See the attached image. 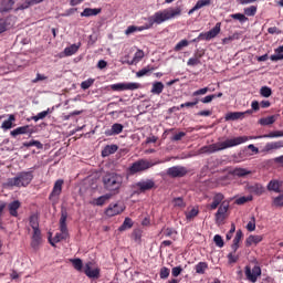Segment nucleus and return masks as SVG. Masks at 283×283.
I'll use <instances>...</instances> for the list:
<instances>
[{
    "mask_svg": "<svg viewBox=\"0 0 283 283\" xmlns=\"http://www.w3.org/2000/svg\"><path fill=\"white\" fill-rule=\"evenodd\" d=\"M283 130H274L269 134L261 136H239L230 139H226L224 142H218L208 146H203L199 149V154H216V151H222L224 149H230V147H238V145H244V143L249 140H255L258 138H282Z\"/></svg>",
    "mask_w": 283,
    "mask_h": 283,
    "instance_id": "f257e3e1",
    "label": "nucleus"
},
{
    "mask_svg": "<svg viewBox=\"0 0 283 283\" xmlns=\"http://www.w3.org/2000/svg\"><path fill=\"white\" fill-rule=\"evenodd\" d=\"M180 14H182V9H180V7L157 11L148 19L149 24L137 27V32H143L144 30L154 28V23L160 25V23H165V21H171V19H176V17H180Z\"/></svg>",
    "mask_w": 283,
    "mask_h": 283,
    "instance_id": "f03ea898",
    "label": "nucleus"
},
{
    "mask_svg": "<svg viewBox=\"0 0 283 283\" xmlns=\"http://www.w3.org/2000/svg\"><path fill=\"white\" fill-rule=\"evenodd\" d=\"M104 189L109 193L118 195L120 189L125 186V174H118L116 171H107L102 177Z\"/></svg>",
    "mask_w": 283,
    "mask_h": 283,
    "instance_id": "7ed1b4c3",
    "label": "nucleus"
},
{
    "mask_svg": "<svg viewBox=\"0 0 283 283\" xmlns=\"http://www.w3.org/2000/svg\"><path fill=\"white\" fill-rule=\"evenodd\" d=\"M34 180V172L32 170L21 171L13 178L7 180V187H28Z\"/></svg>",
    "mask_w": 283,
    "mask_h": 283,
    "instance_id": "20e7f679",
    "label": "nucleus"
},
{
    "mask_svg": "<svg viewBox=\"0 0 283 283\" xmlns=\"http://www.w3.org/2000/svg\"><path fill=\"white\" fill-rule=\"evenodd\" d=\"M60 233H56L53 239H50L49 242L51 247H55L57 242H61L62 240H67L70 238V231L67 230V212L62 211L61 218H60Z\"/></svg>",
    "mask_w": 283,
    "mask_h": 283,
    "instance_id": "39448f33",
    "label": "nucleus"
},
{
    "mask_svg": "<svg viewBox=\"0 0 283 283\" xmlns=\"http://www.w3.org/2000/svg\"><path fill=\"white\" fill-rule=\"evenodd\" d=\"M156 165H160V160L149 161L147 159H139L128 167V174L129 176H134L147 171V169H151V167H156Z\"/></svg>",
    "mask_w": 283,
    "mask_h": 283,
    "instance_id": "423d86ee",
    "label": "nucleus"
},
{
    "mask_svg": "<svg viewBox=\"0 0 283 283\" xmlns=\"http://www.w3.org/2000/svg\"><path fill=\"white\" fill-rule=\"evenodd\" d=\"M63 185H64L63 179H57L54 182L51 193L49 195V200L50 202H52L53 207L56 206V203L61 198V193H63Z\"/></svg>",
    "mask_w": 283,
    "mask_h": 283,
    "instance_id": "0eeeda50",
    "label": "nucleus"
},
{
    "mask_svg": "<svg viewBox=\"0 0 283 283\" xmlns=\"http://www.w3.org/2000/svg\"><path fill=\"white\" fill-rule=\"evenodd\" d=\"M140 87H143V85L137 82L117 83V84L111 85V90H113V92H125V91L134 92L135 90H140Z\"/></svg>",
    "mask_w": 283,
    "mask_h": 283,
    "instance_id": "6e6552de",
    "label": "nucleus"
},
{
    "mask_svg": "<svg viewBox=\"0 0 283 283\" xmlns=\"http://www.w3.org/2000/svg\"><path fill=\"white\" fill-rule=\"evenodd\" d=\"M187 174H189V170L185 166H172L167 169V176L170 178H185Z\"/></svg>",
    "mask_w": 283,
    "mask_h": 283,
    "instance_id": "1a4fd4ad",
    "label": "nucleus"
},
{
    "mask_svg": "<svg viewBox=\"0 0 283 283\" xmlns=\"http://www.w3.org/2000/svg\"><path fill=\"white\" fill-rule=\"evenodd\" d=\"M260 275H262V269L259 265H255L252 270L251 266H245V277L249 282H258V277H260Z\"/></svg>",
    "mask_w": 283,
    "mask_h": 283,
    "instance_id": "9d476101",
    "label": "nucleus"
},
{
    "mask_svg": "<svg viewBox=\"0 0 283 283\" xmlns=\"http://www.w3.org/2000/svg\"><path fill=\"white\" fill-rule=\"evenodd\" d=\"M222 23L218 22L210 31L201 32L199 34V39L203 41H211V39H216L218 34L221 32Z\"/></svg>",
    "mask_w": 283,
    "mask_h": 283,
    "instance_id": "9b49d317",
    "label": "nucleus"
},
{
    "mask_svg": "<svg viewBox=\"0 0 283 283\" xmlns=\"http://www.w3.org/2000/svg\"><path fill=\"white\" fill-rule=\"evenodd\" d=\"M92 266H93V263L87 262L84 265V273L86 277H90L91 280H98V277H101V269L98 268L92 269Z\"/></svg>",
    "mask_w": 283,
    "mask_h": 283,
    "instance_id": "f8f14e48",
    "label": "nucleus"
},
{
    "mask_svg": "<svg viewBox=\"0 0 283 283\" xmlns=\"http://www.w3.org/2000/svg\"><path fill=\"white\" fill-rule=\"evenodd\" d=\"M123 211H125L123 205L109 203V206L105 210V216H107L108 218H114V216H118L123 213Z\"/></svg>",
    "mask_w": 283,
    "mask_h": 283,
    "instance_id": "ddd939ff",
    "label": "nucleus"
},
{
    "mask_svg": "<svg viewBox=\"0 0 283 283\" xmlns=\"http://www.w3.org/2000/svg\"><path fill=\"white\" fill-rule=\"evenodd\" d=\"M282 147H283V140L270 142L265 144L263 149H261V154H273V151L277 149H282Z\"/></svg>",
    "mask_w": 283,
    "mask_h": 283,
    "instance_id": "4468645a",
    "label": "nucleus"
},
{
    "mask_svg": "<svg viewBox=\"0 0 283 283\" xmlns=\"http://www.w3.org/2000/svg\"><path fill=\"white\" fill-rule=\"evenodd\" d=\"M227 211H229V205L222 202L214 214L216 222H222L227 218Z\"/></svg>",
    "mask_w": 283,
    "mask_h": 283,
    "instance_id": "2eb2a0df",
    "label": "nucleus"
},
{
    "mask_svg": "<svg viewBox=\"0 0 283 283\" xmlns=\"http://www.w3.org/2000/svg\"><path fill=\"white\" fill-rule=\"evenodd\" d=\"M136 185L142 193H145V191H150V189H154V187H156V182L154 181V179L139 181Z\"/></svg>",
    "mask_w": 283,
    "mask_h": 283,
    "instance_id": "dca6fc26",
    "label": "nucleus"
},
{
    "mask_svg": "<svg viewBox=\"0 0 283 283\" xmlns=\"http://www.w3.org/2000/svg\"><path fill=\"white\" fill-rule=\"evenodd\" d=\"M123 129H125V126L123 124L115 123L112 125L111 129H107L105 132L106 136H118V134H123Z\"/></svg>",
    "mask_w": 283,
    "mask_h": 283,
    "instance_id": "f3484780",
    "label": "nucleus"
},
{
    "mask_svg": "<svg viewBox=\"0 0 283 283\" xmlns=\"http://www.w3.org/2000/svg\"><path fill=\"white\" fill-rule=\"evenodd\" d=\"M222 200H224V195H222V192H217L212 198L209 209L211 211H216V209L222 203Z\"/></svg>",
    "mask_w": 283,
    "mask_h": 283,
    "instance_id": "a211bd4d",
    "label": "nucleus"
},
{
    "mask_svg": "<svg viewBox=\"0 0 283 283\" xmlns=\"http://www.w3.org/2000/svg\"><path fill=\"white\" fill-rule=\"evenodd\" d=\"M277 118H280V115H270L268 117H262L259 119V125L262 127H269V125H273Z\"/></svg>",
    "mask_w": 283,
    "mask_h": 283,
    "instance_id": "6ab92c4d",
    "label": "nucleus"
},
{
    "mask_svg": "<svg viewBox=\"0 0 283 283\" xmlns=\"http://www.w3.org/2000/svg\"><path fill=\"white\" fill-rule=\"evenodd\" d=\"M8 209H9L10 216H12L13 218H17L19 216V209H21V201L14 200L10 202L8 206Z\"/></svg>",
    "mask_w": 283,
    "mask_h": 283,
    "instance_id": "aec40b11",
    "label": "nucleus"
},
{
    "mask_svg": "<svg viewBox=\"0 0 283 283\" xmlns=\"http://www.w3.org/2000/svg\"><path fill=\"white\" fill-rule=\"evenodd\" d=\"M31 247L34 249V251L41 247V230L33 231V235L31 238Z\"/></svg>",
    "mask_w": 283,
    "mask_h": 283,
    "instance_id": "412c9836",
    "label": "nucleus"
},
{
    "mask_svg": "<svg viewBox=\"0 0 283 283\" xmlns=\"http://www.w3.org/2000/svg\"><path fill=\"white\" fill-rule=\"evenodd\" d=\"M116 151H118V145L116 144L106 145L102 150V157L107 158V156H112V154H116Z\"/></svg>",
    "mask_w": 283,
    "mask_h": 283,
    "instance_id": "4be33fe9",
    "label": "nucleus"
},
{
    "mask_svg": "<svg viewBox=\"0 0 283 283\" xmlns=\"http://www.w3.org/2000/svg\"><path fill=\"white\" fill-rule=\"evenodd\" d=\"M263 238L262 235H249L247 239H245V247H253L254 245H258L260 244V242H262Z\"/></svg>",
    "mask_w": 283,
    "mask_h": 283,
    "instance_id": "5701e85b",
    "label": "nucleus"
},
{
    "mask_svg": "<svg viewBox=\"0 0 283 283\" xmlns=\"http://www.w3.org/2000/svg\"><path fill=\"white\" fill-rule=\"evenodd\" d=\"M11 136L13 138H17V136H21L23 134H30V126L25 125V126H20L13 130H11Z\"/></svg>",
    "mask_w": 283,
    "mask_h": 283,
    "instance_id": "b1692460",
    "label": "nucleus"
},
{
    "mask_svg": "<svg viewBox=\"0 0 283 283\" xmlns=\"http://www.w3.org/2000/svg\"><path fill=\"white\" fill-rule=\"evenodd\" d=\"M243 235L244 234L242 233V230L237 231L233 243L231 245V249L234 251V253L238 251V249H240V240H242Z\"/></svg>",
    "mask_w": 283,
    "mask_h": 283,
    "instance_id": "393cba45",
    "label": "nucleus"
},
{
    "mask_svg": "<svg viewBox=\"0 0 283 283\" xmlns=\"http://www.w3.org/2000/svg\"><path fill=\"white\" fill-rule=\"evenodd\" d=\"M14 7V0H1L0 12H10Z\"/></svg>",
    "mask_w": 283,
    "mask_h": 283,
    "instance_id": "a878e982",
    "label": "nucleus"
},
{
    "mask_svg": "<svg viewBox=\"0 0 283 283\" xmlns=\"http://www.w3.org/2000/svg\"><path fill=\"white\" fill-rule=\"evenodd\" d=\"M102 9H92V8H85L82 12H81V17H97V14H101Z\"/></svg>",
    "mask_w": 283,
    "mask_h": 283,
    "instance_id": "bb28decb",
    "label": "nucleus"
},
{
    "mask_svg": "<svg viewBox=\"0 0 283 283\" xmlns=\"http://www.w3.org/2000/svg\"><path fill=\"white\" fill-rule=\"evenodd\" d=\"M80 49H81V42H78L77 44H72L64 49V54L65 56H73V54H76Z\"/></svg>",
    "mask_w": 283,
    "mask_h": 283,
    "instance_id": "cd10ccee",
    "label": "nucleus"
},
{
    "mask_svg": "<svg viewBox=\"0 0 283 283\" xmlns=\"http://www.w3.org/2000/svg\"><path fill=\"white\" fill-rule=\"evenodd\" d=\"M111 199H112V193H106L94 199L93 205H95L96 207H103V205H105Z\"/></svg>",
    "mask_w": 283,
    "mask_h": 283,
    "instance_id": "c85d7f7f",
    "label": "nucleus"
},
{
    "mask_svg": "<svg viewBox=\"0 0 283 283\" xmlns=\"http://www.w3.org/2000/svg\"><path fill=\"white\" fill-rule=\"evenodd\" d=\"M244 113L242 112H230L226 115V120H243Z\"/></svg>",
    "mask_w": 283,
    "mask_h": 283,
    "instance_id": "c756f323",
    "label": "nucleus"
},
{
    "mask_svg": "<svg viewBox=\"0 0 283 283\" xmlns=\"http://www.w3.org/2000/svg\"><path fill=\"white\" fill-rule=\"evenodd\" d=\"M163 238H170L171 240H176V237L178 235V231L174 228H166L161 230Z\"/></svg>",
    "mask_w": 283,
    "mask_h": 283,
    "instance_id": "7c9ffc66",
    "label": "nucleus"
},
{
    "mask_svg": "<svg viewBox=\"0 0 283 283\" xmlns=\"http://www.w3.org/2000/svg\"><path fill=\"white\" fill-rule=\"evenodd\" d=\"M165 90V84L163 82H155L151 87V94H156L157 96H160L163 94V91Z\"/></svg>",
    "mask_w": 283,
    "mask_h": 283,
    "instance_id": "2f4dec72",
    "label": "nucleus"
},
{
    "mask_svg": "<svg viewBox=\"0 0 283 283\" xmlns=\"http://www.w3.org/2000/svg\"><path fill=\"white\" fill-rule=\"evenodd\" d=\"M207 269H209V263L207 262H199L195 265V271L198 275H205Z\"/></svg>",
    "mask_w": 283,
    "mask_h": 283,
    "instance_id": "473e14b6",
    "label": "nucleus"
},
{
    "mask_svg": "<svg viewBox=\"0 0 283 283\" xmlns=\"http://www.w3.org/2000/svg\"><path fill=\"white\" fill-rule=\"evenodd\" d=\"M156 67L151 65H147L146 67L142 69L136 73L137 78H143V76H149L150 72H154Z\"/></svg>",
    "mask_w": 283,
    "mask_h": 283,
    "instance_id": "72a5a7b5",
    "label": "nucleus"
},
{
    "mask_svg": "<svg viewBox=\"0 0 283 283\" xmlns=\"http://www.w3.org/2000/svg\"><path fill=\"white\" fill-rule=\"evenodd\" d=\"M250 192L254 193L255 196H262L264 193V186L260 184H255L249 187Z\"/></svg>",
    "mask_w": 283,
    "mask_h": 283,
    "instance_id": "f704fd0d",
    "label": "nucleus"
},
{
    "mask_svg": "<svg viewBox=\"0 0 283 283\" xmlns=\"http://www.w3.org/2000/svg\"><path fill=\"white\" fill-rule=\"evenodd\" d=\"M10 25H12V23H10V18H0V34L8 32Z\"/></svg>",
    "mask_w": 283,
    "mask_h": 283,
    "instance_id": "c9c22d12",
    "label": "nucleus"
},
{
    "mask_svg": "<svg viewBox=\"0 0 283 283\" xmlns=\"http://www.w3.org/2000/svg\"><path fill=\"white\" fill-rule=\"evenodd\" d=\"M251 174V170H248L245 168H234L232 170V176H237L238 178H244V176H249Z\"/></svg>",
    "mask_w": 283,
    "mask_h": 283,
    "instance_id": "e433bc0d",
    "label": "nucleus"
},
{
    "mask_svg": "<svg viewBox=\"0 0 283 283\" xmlns=\"http://www.w3.org/2000/svg\"><path fill=\"white\" fill-rule=\"evenodd\" d=\"M268 191H274L275 193H282V189H280V184L277 180H271L268 184Z\"/></svg>",
    "mask_w": 283,
    "mask_h": 283,
    "instance_id": "4c0bfd02",
    "label": "nucleus"
},
{
    "mask_svg": "<svg viewBox=\"0 0 283 283\" xmlns=\"http://www.w3.org/2000/svg\"><path fill=\"white\" fill-rule=\"evenodd\" d=\"M15 120L17 117H14V115H9V118L2 123L1 129H12V123H14Z\"/></svg>",
    "mask_w": 283,
    "mask_h": 283,
    "instance_id": "58836bf2",
    "label": "nucleus"
},
{
    "mask_svg": "<svg viewBox=\"0 0 283 283\" xmlns=\"http://www.w3.org/2000/svg\"><path fill=\"white\" fill-rule=\"evenodd\" d=\"M29 224L33 229V231H41V229H39V217H36V214H32L30 217Z\"/></svg>",
    "mask_w": 283,
    "mask_h": 283,
    "instance_id": "ea45409f",
    "label": "nucleus"
},
{
    "mask_svg": "<svg viewBox=\"0 0 283 283\" xmlns=\"http://www.w3.org/2000/svg\"><path fill=\"white\" fill-rule=\"evenodd\" d=\"M134 227V222L130 218H126L123 224L118 228V231H127V229H132Z\"/></svg>",
    "mask_w": 283,
    "mask_h": 283,
    "instance_id": "a19ab883",
    "label": "nucleus"
},
{
    "mask_svg": "<svg viewBox=\"0 0 283 283\" xmlns=\"http://www.w3.org/2000/svg\"><path fill=\"white\" fill-rule=\"evenodd\" d=\"M245 17H255L258 14V7L251 6L243 9Z\"/></svg>",
    "mask_w": 283,
    "mask_h": 283,
    "instance_id": "79ce46f5",
    "label": "nucleus"
},
{
    "mask_svg": "<svg viewBox=\"0 0 283 283\" xmlns=\"http://www.w3.org/2000/svg\"><path fill=\"white\" fill-rule=\"evenodd\" d=\"M50 112H51L50 108H48L46 111L40 112L32 117V120H34L35 123H38V120H43V118L48 117V114H50Z\"/></svg>",
    "mask_w": 283,
    "mask_h": 283,
    "instance_id": "37998d69",
    "label": "nucleus"
},
{
    "mask_svg": "<svg viewBox=\"0 0 283 283\" xmlns=\"http://www.w3.org/2000/svg\"><path fill=\"white\" fill-rule=\"evenodd\" d=\"M231 19H234L235 21H240V23H247L249 21V18L242 13H233L230 14Z\"/></svg>",
    "mask_w": 283,
    "mask_h": 283,
    "instance_id": "c03bdc74",
    "label": "nucleus"
},
{
    "mask_svg": "<svg viewBox=\"0 0 283 283\" xmlns=\"http://www.w3.org/2000/svg\"><path fill=\"white\" fill-rule=\"evenodd\" d=\"M71 263L75 271H83V260L81 259H71Z\"/></svg>",
    "mask_w": 283,
    "mask_h": 283,
    "instance_id": "a18cd8bd",
    "label": "nucleus"
},
{
    "mask_svg": "<svg viewBox=\"0 0 283 283\" xmlns=\"http://www.w3.org/2000/svg\"><path fill=\"white\" fill-rule=\"evenodd\" d=\"M238 39H240V33H234L228 38H223L222 39V44L223 45H229V43H231V41H238Z\"/></svg>",
    "mask_w": 283,
    "mask_h": 283,
    "instance_id": "49530a36",
    "label": "nucleus"
},
{
    "mask_svg": "<svg viewBox=\"0 0 283 283\" xmlns=\"http://www.w3.org/2000/svg\"><path fill=\"white\" fill-rule=\"evenodd\" d=\"M143 59H145V52H143V50H138L134 57H133V62L132 64L134 63H140V61H143Z\"/></svg>",
    "mask_w": 283,
    "mask_h": 283,
    "instance_id": "de8ad7c7",
    "label": "nucleus"
},
{
    "mask_svg": "<svg viewBox=\"0 0 283 283\" xmlns=\"http://www.w3.org/2000/svg\"><path fill=\"white\" fill-rule=\"evenodd\" d=\"M272 207H283V193L279 195L277 197H274L272 200Z\"/></svg>",
    "mask_w": 283,
    "mask_h": 283,
    "instance_id": "09e8293b",
    "label": "nucleus"
},
{
    "mask_svg": "<svg viewBox=\"0 0 283 283\" xmlns=\"http://www.w3.org/2000/svg\"><path fill=\"white\" fill-rule=\"evenodd\" d=\"M275 54L270 56L271 61H283V51L280 50V46L275 49Z\"/></svg>",
    "mask_w": 283,
    "mask_h": 283,
    "instance_id": "8fccbe9b",
    "label": "nucleus"
},
{
    "mask_svg": "<svg viewBox=\"0 0 283 283\" xmlns=\"http://www.w3.org/2000/svg\"><path fill=\"white\" fill-rule=\"evenodd\" d=\"M24 147H36L38 149H43V144L39 140H31L23 144Z\"/></svg>",
    "mask_w": 283,
    "mask_h": 283,
    "instance_id": "3c124183",
    "label": "nucleus"
},
{
    "mask_svg": "<svg viewBox=\"0 0 283 283\" xmlns=\"http://www.w3.org/2000/svg\"><path fill=\"white\" fill-rule=\"evenodd\" d=\"M260 94L261 96H263L264 98H269V96H271V94H273V91L271 90V87L269 86H263L260 90Z\"/></svg>",
    "mask_w": 283,
    "mask_h": 283,
    "instance_id": "603ef678",
    "label": "nucleus"
},
{
    "mask_svg": "<svg viewBox=\"0 0 283 283\" xmlns=\"http://www.w3.org/2000/svg\"><path fill=\"white\" fill-rule=\"evenodd\" d=\"M211 4V0H198L195 4V10H200L201 8H205L207 6Z\"/></svg>",
    "mask_w": 283,
    "mask_h": 283,
    "instance_id": "864d4df0",
    "label": "nucleus"
},
{
    "mask_svg": "<svg viewBox=\"0 0 283 283\" xmlns=\"http://www.w3.org/2000/svg\"><path fill=\"white\" fill-rule=\"evenodd\" d=\"M188 45H189V41H187V40H181V41H179V42L175 45L174 50H175V52H180V50H182V48H187Z\"/></svg>",
    "mask_w": 283,
    "mask_h": 283,
    "instance_id": "5fc2aeb1",
    "label": "nucleus"
},
{
    "mask_svg": "<svg viewBox=\"0 0 283 283\" xmlns=\"http://www.w3.org/2000/svg\"><path fill=\"white\" fill-rule=\"evenodd\" d=\"M253 200V196L240 197L235 200V205H247V202H251Z\"/></svg>",
    "mask_w": 283,
    "mask_h": 283,
    "instance_id": "6e6d98bb",
    "label": "nucleus"
},
{
    "mask_svg": "<svg viewBox=\"0 0 283 283\" xmlns=\"http://www.w3.org/2000/svg\"><path fill=\"white\" fill-rule=\"evenodd\" d=\"M213 242H214L216 247H219V249H222V247H224V240L222 239V237L220 234H216L213 237Z\"/></svg>",
    "mask_w": 283,
    "mask_h": 283,
    "instance_id": "4d7b16f0",
    "label": "nucleus"
},
{
    "mask_svg": "<svg viewBox=\"0 0 283 283\" xmlns=\"http://www.w3.org/2000/svg\"><path fill=\"white\" fill-rule=\"evenodd\" d=\"M169 273H171V271L169 270V268L164 266V268L160 269L159 277H160L161 280H167V277H169Z\"/></svg>",
    "mask_w": 283,
    "mask_h": 283,
    "instance_id": "13d9d810",
    "label": "nucleus"
},
{
    "mask_svg": "<svg viewBox=\"0 0 283 283\" xmlns=\"http://www.w3.org/2000/svg\"><path fill=\"white\" fill-rule=\"evenodd\" d=\"M94 81H95L94 78H88V80L82 82V83H81V88H82V90H90L91 86L94 85Z\"/></svg>",
    "mask_w": 283,
    "mask_h": 283,
    "instance_id": "bf43d9fd",
    "label": "nucleus"
},
{
    "mask_svg": "<svg viewBox=\"0 0 283 283\" xmlns=\"http://www.w3.org/2000/svg\"><path fill=\"white\" fill-rule=\"evenodd\" d=\"M30 6H35V3L33 2V0H25L23 3H21L17 10H28V8H30Z\"/></svg>",
    "mask_w": 283,
    "mask_h": 283,
    "instance_id": "052dcab7",
    "label": "nucleus"
},
{
    "mask_svg": "<svg viewBox=\"0 0 283 283\" xmlns=\"http://www.w3.org/2000/svg\"><path fill=\"white\" fill-rule=\"evenodd\" d=\"M238 260H240V256L235 255V252H230L228 254L229 264H235V262H238Z\"/></svg>",
    "mask_w": 283,
    "mask_h": 283,
    "instance_id": "680f3d73",
    "label": "nucleus"
},
{
    "mask_svg": "<svg viewBox=\"0 0 283 283\" xmlns=\"http://www.w3.org/2000/svg\"><path fill=\"white\" fill-rule=\"evenodd\" d=\"M200 60H198L196 56H192L188 60L187 65L190 67H196V65H200Z\"/></svg>",
    "mask_w": 283,
    "mask_h": 283,
    "instance_id": "e2e57ef3",
    "label": "nucleus"
},
{
    "mask_svg": "<svg viewBox=\"0 0 283 283\" xmlns=\"http://www.w3.org/2000/svg\"><path fill=\"white\" fill-rule=\"evenodd\" d=\"M199 211L196 208H192L188 213H186L187 220H193L198 216Z\"/></svg>",
    "mask_w": 283,
    "mask_h": 283,
    "instance_id": "0e129e2a",
    "label": "nucleus"
},
{
    "mask_svg": "<svg viewBox=\"0 0 283 283\" xmlns=\"http://www.w3.org/2000/svg\"><path fill=\"white\" fill-rule=\"evenodd\" d=\"M208 92L209 87L199 88L192 93V96H205Z\"/></svg>",
    "mask_w": 283,
    "mask_h": 283,
    "instance_id": "69168bd1",
    "label": "nucleus"
},
{
    "mask_svg": "<svg viewBox=\"0 0 283 283\" xmlns=\"http://www.w3.org/2000/svg\"><path fill=\"white\" fill-rule=\"evenodd\" d=\"M180 273H182V266H175L171 270V275L172 277H178V275H180Z\"/></svg>",
    "mask_w": 283,
    "mask_h": 283,
    "instance_id": "338daca9",
    "label": "nucleus"
},
{
    "mask_svg": "<svg viewBox=\"0 0 283 283\" xmlns=\"http://www.w3.org/2000/svg\"><path fill=\"white\" fill-rule=\"evenodd\" d=\"M247 229L249 231H255V217H252L251 221L248 222Z\"/></svg>",
    "mask_w": 283,
    "mask_h": 283,
    "instance_id": "774afa93",
    "label": "nucleus"
}]
</instances>
